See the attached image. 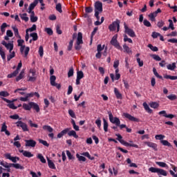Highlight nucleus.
Listing matches in <instances>:
<instances>
[{
	"label": "nucleus",
	"instance_id": "nucleus-24",
	"mask_svg": "<svg viewBox=\"0 0 177 177\" xmlns=\"http://www.w3.org/2000/svg\"><path fill=\"white\" fill-rule=\"evenodd\" d=\"M167 68L168 70H171V71H174V70L176 68V63L174 62L171 64H169L167 66Z\"/></svg>",
	"mask_w": 177,
	"mask_h": 177
},
{
	"label": "nucleus",
	"instance_id": "nucleus-14",
	"mask_svg": "<svg viewBox=\"0 0 177 177\" xmlns=\"http://www.w3.org/2000/svg\"><path fill=\"white\" fill-rule=\"evenodd\" d=\"M25 142L26 147H35L37 146V142L34 140H26Z\"/></svg>",
	"mask_w": 177,
	"mask_h": 177
},
{
	"label": "nucleus",
	"instance_id": "nucleus-56",
	"mask_svg": "<svg viewBox=\"0 0 177 177\" xmlns=\"http://www.w3.org/2000/svg\"><path fill=\"white\" fill-rule=\"evenodd\" d=\"M157 165H159V167H162V168H165L166 167H168L167 165V163L163 162H156Z\"/></svg>",
	"mask_w": 177,
	"mask_h": 177
},
{
	"label": "nucleus",
	"instance_id": "nucleus-31",
	"mask_svg": "<svg viewBox=\"0 0 177 177\" xmlns=\"http://www.w3.org/2000/svg\"><path fill=\"white\" fill-rule=\"evenodd\" d=\"M11 167L16 168V169H24V167L23 166H21L19 163H11Z\"/></svg>",
	"mask_w": 177,
	"mask_h": 177
},
{
	"label": "nucleus",
	"instance_id": "nucleus-17",
	"mask_svg": "<svg viewBox=\"0 0 177 177\" xmlns=\"http://www.w3.org/2000/svg\"><path fill=\"white\" fill-rule=\"evenodd\" d=\"M145 145H147L149 147H151L155 150V151H157V144H155L154 142H145Z\"/></svg>",
	"mask_w": 177,
	"mask_h": 177
},
{
	"label": "nucleus",
	"instance_id": "nucleus-6",
	"mask_svg": "<svg viewBox=\"0 0 177 177\" xmlns=\"http://www.w3.org/2000/svg\"><path fill=\"white\" fill-rule=\"evenodd\" d=\"M116 28H117V32H118V31H120V20L118 19L113 21L109 26V29L110 30V31H115Z\"/></svg>",
	"mask_w": 177,
	"mask_h": 177
},
{
	"label": "nucleus",
	"instance_id": "nucleus-8",
	"mask_svg": "<svg viewBox=\"0 0 177 177\" xmlns=\"http://www.w3.org/2000/svg\"><path fill=\"white\" fill-rule=\"evenodd\" d=\"M124 26L125 30L124 32H126V34L129 35V37H131V38H135V37H136V35L135 34L133 30L129 28L128 26H127L126 23L124 24Z\"/></svg>",
	"mask_w": 177,
	"mask_h": 177
},
{
	"label": "nucleus",
	"instance_id": "nucleus-28",
	"mask_svg": "<svg viewBox=\"0 0 177 177\" xmlns=\"http://www.w3.org/2000/svg\"><path fill=\"white\" fill-rule=\"evenodd\" d=\"M114 92L117 99H122V94L120 93V91H118V89H117V88H114Z\"/></svg>",
	"mask_w": 177,
	"mask_h": 177
},
{
	"label": "nucleus",
	"instance_id": "nucleus-16",
	"mask_svg": "<svg viewBox=\"0 0 177 177\" xmlns=\"http://www.w3.org/2000/svg\"><path fill=\"white\" fill-rule=\"evenodd\" d=\"M1 132H5L7 136H10V132L8 131V126H6V122H3L2 124Z\"/></svg>",
	"mask_w": 177,
	"mask_h": 177
},
{
	"label": "nucleus",
	"instance_id": "nucleus-10",
	"mask_svg": "<svg viewBox=\"0 0 177 177\" xmlns=\"http://www.w3.org/2000/svg\"><path fill=\"white\" fill-rule=\"evenodd\" d=\"M35 30H37V25H35V24H33L31 28L26 29V36H25V39H26V42L28 41V39L30 38V35L28 34V31H30V32H32V31H35Z\"/></svg>",
	"mask_w": 177,
	"mask_h": 177
},
{
	"label": "nucleus",
	"instance_id": "nucleus-2",
	"mask_svg": "<svg viewBox=\"0 0 177 177\" xmlns=\"http://www.w3.org/2000/svg\"><path fill=\"white\" fill-rule=\"evenodd\" d=\"M18 46H20V52L21 55H24V57H27L28 56V52H30V47H26L24 44V41L23 39H18L17 40Z\"/></svg>",
	"mask_w": 177,
	"mask_h": 177
},
{
	"label": "nucleus",
	"instance_id": "nucleus-42",
	"mask_svg": "<svg viewBox=\"0 0 177 177\" xmlns=\"http://www.w3.org/2000/svg\"><path fill=\"white\" fill-rule=\"evenodd\" d=\"M104 121V132H107L108 131V128H109V123L107 122V120H106V119H103Z\"/></svg>",
	"mask_w": 177,
	"mask_h": 177
},
{
	"label": "nucleus",
	"instance_id": "nucleus-41",
	"mask_svg": "<svg viewBox=\"0 0 177 177\" xmlns=\"http://www.w3.org/2000/svg\"><path fill=\"white\" fill-rule=\"evenodd\" d=\"M55 9L59 13H62L63 12V10H62V3H57Z\"/></svg>",
	"mask_w": 177,
	"mask_h": 177
},
{
	"label": "nucleus",
	"instance_id": "nucleus-22",
	"mask_svg": "<svg viewBox=\"0 0 177 177\" xmlns=\"http://www.w3.org/2000/svg\"><path fill=\"white\" fill-rule=\"evenodd\" d=\"M47 161L49 168H50L51 169H56V166H55V163H53V162L50 160V159L47 158Z\"/></svg>",
	"mask_w": 177,
	"mask_h": 177
},
{
	"label": "nucleus",
	"instance_id": "nucleus-21",
	"mask_svg": "<svg viewBox=\"0 0 177 177\" xmlns=\"http://www.w3.org/2000/svg\"><path fill=\"white\" fill-rule=\"evenodd\" d=\"M38 20V17H35V12H30V21L35 23Z\"/></svg>",
	"mask_w": 177,
	"mask_h": 177
},
{
	"label": "nucleus",
	"instance_id": "nucleus-38",
	"mask_svg": "<svg viewBox=\"0 0 177 177\" xmlns=\"http://www.w3.org/2000/svg\"><path fill=\"white\" fill-rule=\"evenodd\" d=\"M158 175H162L163 176H167V171L162 169H158Z\"/></svg>",
	"mask_w": 177,
	"mask_h": 177
},
{
	"label": "nucleus",
	"instance_id": "nucleus-36",
	"mask_svg": "<svg viewBox=\"0 0 177 177\" xmlns=\"http://www.w3.org/2000/svg\"><path fill=\"white\" fill-rule=\"evenodd\" d=\"M19 16L24 21H28L29 18L27 17V13L19 14Z\"/></svg>",
	"mask_w": 177,
	"mask_h": 177
},
{
	"label": "nucleus",
	"instance_id": "nucleus-57",
	"mask_svg": "<svg viewBox=\"0 0 177 177\" xmlns=\"http://www.w3.org/2000/svg\"><path fill=\"white\" fill-rule=\"evenodd\" d=\"M0 55L3 60H5V59H6V57L5 56V51L2 49V47L1 46H0Z\"/></svg>",
	"mask_w": 177,
	"mask_h": 177
},
{
	"label": "nucleus",
	"instance_id": "nucleus-48",
	"mask_svg": "<svg viewBox=\"0 0 177 177\" xmlns=\"http://www.w3.org/2000/svg\"><path fill=\"white\" fill-rule=\"evenodd\" d=\"M6 27H8V24L6 23H3L1 26V31L2 34L5 33V31H6L5 28H6Z\"/></svg>",
	"mask_w": 177,
	"mask_h": 177
},
{
	"label": "nucleus",
	"instance_id": "nucleus-33",
	"mask_svg": "<svg viewBox=\"0 0 177 177\" xmlns=\"http://www.w3.org/2000/svg\"><path fill=\"white\" fill-rule=\"evenodd\" d=\"M37 158L40 160L41 162H42L43 164L46 163V160L45 159V158H44V156H42V154L39 153L37 155Z\"/></svg>",
	"mask_w": 177,
	"mask_h": 177
},
{
	"label": "nucleus",
	"instance_id": "nucleus-60",
	"mask_svg": "<svg viewBox=\"0 0 177 177\" xmlns=\"http://www.w3.org/2000/svg\"><path fill=\"white\" fill-rule=\"evenodd\" d=\"M45 31L48 34V35H53V30L50 28H46Z\"/></svg>",
	"mask_w": 177,
	"mask_h": 177
},
{
	"label": "nucleus",
	"instance_id": "nucleus-29",
	"mask_svg": "<svg viewBox=\"0 0 177 177\" xmlns=\"http://www.w3.org/2000/svg\"><path fill=\"white\" fill-rule=\"evenodd\" d=\"M42 129H44V131H48V132H50V133L53 132V128H52L50 126H48V125L43 126Z\"/></svg>",
	"mask_w": 177,
	"mask_h": 177
},
{
	"label": "nucleus",
	"instance_id": "nucleus-4",
	"mask_svg": "<svg viewBox=\"0 0 177 177\" xmlns=\"http://www.w3.org/2000/svg\"><path fill=\"white\" fill-rule=\"evenodd\" d=\"M115 136H118L117 140H118V142H120L121 145H124V146H127V147L130 146V147H136V149L139 147L138 145L129 144V142H127V141L122 140V136L120 134H115Z\"/></svg>",
	"mask_w": 177,
	"mask_h": 177
},
{
	"label": "nucleus",
	"instance_id": "nucleus-40",
	"mask_svg": "<svg viewBox=\"0 0 177 177\" xmlns=\"http://www.w3.org/2000/svg\"><path fill=\"white\" fill-rule=\"evenodd\" d=\"M164 78H165L166 80H177V76H171L169 75H166L164 76Z\"/></svg>",
	"mask_w": 177,
	"mask_h": 177
},
{
	"label": "nucleus",
	"instance_id": "nucleus-46",
	"mask_svg": "<svg viewBox=\"0 0 177 177\" xmlns=\"http://www.w3.org/2000/svg\"><path fill=\"white\" fill-rule=\"evenodd\" d=\"M30 37H32V41H37L38 39V34H37V32L31 33Z\"/></svg>",
	"mask_w": 177,
	"mask_h": 177
},
{
	"label": "nucleus",
	"instance_id": "nucleus-45",
	"mask_svg": "<svg viewBox=\"0 0 177 177\" xmlns=\"http://www.w3.org/2000/svg\"><path fill=\"white\" fill-rule=\"evenodd\" d=\"M148 48H149L151 50H153V52H158V48L156 46H153L152 44H148Z\"/></svg>",
	"mask_w": 177,
	"mask_h": 177
},
{
	"label": "nucleus",
	"instance_id": "nucleus-51",
	"mask_svg": "<svg viewBox=\"0 0 177 177\" xmlns=\"http://www.w3.org/2000/svg\"><path fill=\"white\" fill-rule=\"evenodd\" d=\"M74 75V68L73 67L70 68L68 72V77L70 78V77H73Z\"/></svg>",
	"mask_w": 177,
	"mask_h": 177
},
{
	"label": "nucleus",
	"instance_id": "nucleus-53",
	"mask_svg": "<svg viewBox=\"0 0 177 177\" xmlns=\"http://www.w3.org/2000/svg\"><path fill=\"white\" fill-rule=\"evenodd\" d=\"M39 55L40 57H43L44 56V47L42 46H40L39 48Z\"/></svg>",
	"mask_w": 177,
	"mask_h": 177
},
{
	"label": "nucleus",
	"instance_id": "nucleus-50",
	"mask_svg": "<svg viewBox=\"0 0 177 177\" xmlns=\"http://www.w3.org/2000/svg\"><path fill=\"white\" fill-rule=\"evenodd\" d=\"M123 48L124 49L125 52H127V53H132V50L128 46H127V44H124Z\"/></svg>",
	"mask_w": 177,
	"mask_h": 177
},
{
	"label": "nucleus",
	"instance_id": "nucleus-12",
	"mask_svg": "<svg viewBox=\"0 0 177 177\" xmlns=\"http://www.w3.org/2000/svg\"><path fill=\"white\" fill-rule=\"evenodd\" d=\"M123 117L125 118H127L129 121H133V122H139V119L136 118L133 116H132L131 114L128 113H123Z\"/></svg>",
	"mask_w": 177,
	"mask_h": 177
},
{
	"label": "nucleus",
	"instance_id": "nucleus-23",
	"mask_svg": "<svg viewBox=\"0 0 177 177\" xmlns=\"http://www.w3.org/2000/svg\"><path fill=\"white\" fill-rule=\"evenodd\" d=\"M23 109H24V110L30 111V110H31V109H32L31 102H29L28 104H24Z\"/></svg>",
	"mask_w": 177,
	"mask_h": 177
},
{
	"label": "nucleus",
	"instance_id": "nucleus-61",
	"mask_svg": "<svg viewBox=\"0 0 177 177\" xmlns=\"http://www.w3.org/2000/svg\"><path fill=\"white\" fill-rule=\"evenodd\" d=\"M85 12L86 13H92V12H93V8H92V7H86Z\"/></svg>",
	"mask_w": 177,
	"mask_h": 177
},
{
	"label": "nucleus",
	"instance_id": "nucleus-35",
	"mask_svg": "<svg viewBox=\"0 0 177 177\" xmlns=\"http://www.w3.org/2000/svg\"><path fill=\"white\" fill-rule=\"evenodd\" d=\"M0 165L4 167V168H11L12 163H8L6 162H1Z\"/></svg>",
	"mask_w": 177,
	"mask_h": 177
},
{
	"label": "nucleus",
	"instance_id": "nucleus-20",
	"mask_svg": "<svg viewBox=\"0 0 177 177\" xmlns=\"http://www.w3.org/2000/svg\"><path fill=\"white\" fill-rule=\"evenodd\" d=\"M12 28L14 31V34H15V37H17V38L21 39V37L20 36V35H19V29L17 28V27L12 26Z\"/></svg>",
	"mask_w": 177,
	"mask_h": 177
},
{
	"label": "nucleus",
	"instance_id": "nucleus-59",
	"mask_svg": "<svg viewBox=\"0 0 177 177\" xmlns=\"http://www.w3.org/2000/svg\"><path fill=\"white\" fill-rule=\"evenodd\" d=\"M0 96H2L3 97H8V96H9V93H8V91H1Z\"/></svg>",
	"mask_w": 177,
	"mask_h": 177
},
{
	"label": "nucleus",
	"instance_id": "nucleus-62",
	"mask_svg": "<svg viewBox=\"0 0 177 177\" xmlns=\"http://www.w3.org/2000/svg\"><path fill=\"white\" fill-rule=\"evenodd\" d=\"M104 49V45L102 46V44H98L97 46V52H102Z\"/></svg>",
	"mask_w": 177,
	"mask_h": 177
},
{
	"label": "nucleus",
	"instance_id": "nucleus-25",
	"mask_svg": "<svg viewBox=\"0 0 177 177\" xmlns=\"http://www.w3.org/2000/svg\"><path fill=\"white\" fill-rule=\"evenodd\" d=\"M143 106H144L145 109L146 110V111H147V113H149V114H151V113H153V110H151V109H150V107L149 106L147 103L144 102Z\"/></svg>",
	"mask_w": 177,
	"mask_h": 177
},
{
	"label": "nucleus",
	"instance_id": "nucleus-52",
	"mask_svg": "<svg viewBox=\"0 0 177 177\" xmlns=\"http://www.w3.org/2000/svg\"><path fill=\"white\" fill-rule=\"evenodd\" d=\"M19 74V71H15L12 73L8 75V78H13V77H16Z\"/></svg>",
	"mask_w": 177,
	"mask_h": 177
},
{
	"label": "nucleus",
	"instance_id": "nucleus-64",
	"mask_svg": "<svg viewBox=\"0 0 177 177\" xmlns=\"http://www.w3.org/2000/svg\"><path fill=\"white\" fill-rule=\"evenodd\" d=\"M167 97L169 99V100H176V95L171 94L170 95H168Z\"/></svg>",
	"mask_w": 177,
	"mask_h": 177
},
{
	"label": "nucleus",
	"instance_id": "nucleus-47",
	"mask_svg": "<svg viewBox=\"0 0 177 177\" xmlns=\"http://www.w3.org/2000/svg\"><path fill=\"white\" fill-rule=\"evenodd\" d=\"M11 53V54H10L9 55L7 56L8 62H10V59H13V57H15V51H12V53Z\"/></svg>",
	"mask_w": 177,
	"mask_h": 177
},
{
	"label": "nucleus",
	"instance_id": "nucleus-44",
	"mask_svg": "<svg viewBox=\"0 0 177 177\" xmlns=\"http://www.w3.org/2000/svg\"><path fill=\"white\" fill-rule=\"evenodd\" d=\"M168 21L169 23L168 26L169 30V28L171 29L172 30H175V27L174 26V21H172V19H169Z\"/></svg>",
	"mask_w": 177,
	"mask_h": 177
},
{
	"label": "nucleus",
	"instance_id": "nucleus-3",
	"mask_svg": "<svg viewBox=\"0 0 177 177\" xmlns=\"http://www.w3.org/2000/svg\"><path fill=\"white\" fill-rule=\"evenodd\" d=\"M54 73L55 70H53V68L50 70V74L51 75L50 77V85H52V86H56L57 89H60L62 88V85L60 84L56 83V76L53 75Z\"/></svg>",
	"mask_w": 177,
	"mask_h": 177
},
{
	"label": "nucleus",
	"instance_id": "nucleus-19",
	"mask_svg": "<svg viewBox=\"0 0 177 177\" xmlns=\"http://www.w3.org/2000/svg\"><path fill=\"white\" fill-rule=\"evenodd\" d=\"M68 131H70V129L66 128L64 130H63L62 131H61L60 133H59L57 134V138H63V136H64V135H66V133H67V132H68Z\"/></svg>",
	"mask_w": 177,
	"mask_h": 177
},
{
	"label": "nucleus",
	"instance_id": "nucleus-49",
	"mask_svg": "<svg viewBox=\"0 0 177 177\" xmlns=\"http://www.w3.org/2000/svg\"><path fill=\"white\" fill-rule=\"evenodd\" d=\"M76 157L78 158L79 161H86V158L82 156H80V154L77 153Z\"/></svg>",
	"mask_w": 177,
	"mask_h": 177
},
{
	"label": "nucleus",
	"instance_id": "nucleus-43",
	"mask_svg": "<svg viewBox=\"0 0 177 177\" xmlns=\"http://www.w3.org/2000/svg\"><path fill=\"white\" fill-rule=\"evenodd\" d=\"M149 105L151 109H158L160 106V104L157 102H151Z\"/></svg>",
	"mask_w": 177,
	"mask_h": 177
},
{
	"label": "nucleus",
	"instance_id": "nucleus-54",
	"mask_svg": "<svg viewBox=\"0 0 177 177\" xmlns=\"http://www.w3.org/2000/svg\"><path fill=\"white\" fill-rule=\"evenodd\" d=\"M158 168H156V167H150L149 169V171H150V172H152V173H153V174H158Z\"/></svg>",
	"mask_w": 177,
	"mask_h": 177
},
{
	"label": "nucleus",
	"instance_id": "nucleus-55",
	"mask_svg": "<svg viewBox=\"0 0 177 177\" xmlns=\"http://www.w3.org/2000/svg\"><path fill=\"white\" fill-rule=\"evenodd\" d=\"M151 56L154 60H156V62H161V57L158 55H151Z\"/></svg>",
	"mask_w": 177,
	"mask_h": 177
},
{
	"label": "nucleus",
	"instance_id": "nucleus-26",
	"mask_svg": "<svg viewBox=\"0 0 177 177\" xmlns=\"http://www.w3.org/2000/svg\"><path fill=\"white\" fill-rule=\"evenodd\" d=\"M32 109L35 110L37 113H39V106L37 103L31 102Z\"/></svg>",
	"mask_w": 177,
	"mask_h": 177
},
{
	"label": "nucleus",
	"instance_id": "nucleus-34",
	"mask_svg": "<svg viewBox=\"0 0 177 177\" xmlns=\"http://www.w3.org/2000/svg\"><path fill=\"white\" fill-rule=\"evenodd\" d=\"M160 143H162V145H163V146H167L168 147H172V145H171V143H169V142H168V140H160Z\"/></svg>",
	"mask_w": 177,
	"mask_h": 177
},
{
	"label": "nucleus",
	"instance_id": "nucleus-1",
	"mask_svg": "<svg viewBox=\"0 0 177 177\" xmlns=\"http://www.w3.org/2000/svg\"><path fill=\"white\" fill-rule=\"evenodd\" d=\"M109 120L112 124H115L116 127H120V129H123V128H127L126 124H121V121H120V118H114L111 111L108 112Z\"/></svg>",
	"mask_w": 177,
	"mask_h": 177
},
{
	"label": "nucleus",
	"instance_id": "nucleus-7",
	"mask_svg": "<svg viewBox=\"0 0 177 177\" xmlns=\"http://www.w3.org/2000/svg\"><path fill=\"white\" fill-rule=\"evenodd\" d=\"M94 10L95 13H96V12L102 13V12H103V3L99 1H96L94 4Z\"/></svg>",
	"mask_w": 177,
	"mask_h": 177
},
{
	"label": "nucleus",
	"instance_id": "nucleus-32",
	"mask_svg": "<svg viewBox=\"0 0 177 177\" xmlns=\"http://www.w3.org/2000/svg\"><path fill=\"white\" fill-rule=\"evenodd\" d=\"M24 77V70H22L19 73V76L16 77V81L19 82L20 80H23Z\"/></svg>",
	"mask_w": 177,
	"mask_h": 177
},
{
	"label": "nucleus",
	"instance_id": "nucleus-15",
	"mask_svg": "<svg viewBox=\"0 0 177 177\" xmlns=\"http://www.w3.org/2000/svg\"><path fill=\"white\" fill-rule=\"evenodd\" d=\"M37 5H38V0H35L32 3H30L29 8H28V13H32L34 12V9L35 8V6H37Z\"/></svg>",
	"mask_w": 177,
	"mask_h": 177
},
{
	"label": "nucleus",
	"instance_id": "nucleus-58",
	"mask_svg": "<svg viewBox=\"0 0 177 177\" xmlns=\"http://www.w3.org/2000/svg\"><path fill=\"white\" fill-rule=\"evenodd\" d=\"M39 143H41V145H44V146H46V147H49V144L48 143V142L44 140L39 139Z\"/></svg>",
	"mask_w": 177,
	"mask_h": 177
},
{
	"label": "nucleus",
	"instance_id": "nucleus-27",
	"mask_svg": "<svg viewBox=\"0 0 177 177\" xmlns=\"http://www.w3.org/2000/svg\"><path fill=\"white\" fill-rule=\"evenodd\" d=\"M32 109L35 110L37 113H39V106L37 103L31 102Z\"/></svg>",
	"mask_w": 177,
	"mask_h": 177
},
{
	"label": "nucleus",
	"instance_id": "nucleus-37",
	"mask_svg": "<svg viewBox=\"0 0 177 177\" xmlns=\"http://www.w3.org/2000/svg\"><path fill=\"white\" fill-rule=\"evenodd\" d=\"M24 157H28V158H31V157H34V154L31 153V152L28 151H25L24 152Z\"/></svg>",
	"mask_w": 177,
	"mask_h": 177
},
{
	"label": "nucleus",
	"instance_id": "nucleus-30",
	"mask_svg": "<svg viewBox=\"0 0 177 177\" xmlns=\"http://www.w3.org/2000/svg\"><path fill=\"white\" fill-rule=\"evenodd\" d=\"M68 136H73L75 139H78V135H77V132L75 131H71L68 133Z\"/></svg>",
	"mask_w": 177,
	"mask_h": 177
},
{
	"label": "nucleus",
	"instance_id": "nucleus-11",
	"mask_svg": "<svg viewBox=\"0 0 177 177\" xmlns=\"http://www.w3.org/2000/svg\"><path fill=\"white\" fill-rule=\"evenodd\" d=\"M1 44L6 48V49L9 50L10 53H12V50H13L14 48L13 41H11L10 43H6V41H3Z\"/></svg>",
	"mask_w": 177,
	"mask_h": 177
},
{
	"label": "nucleus",
	"instance_id": "nucleus-5",
	"mask_svg": "<svg viewBox=\"0 0 177 177\" xmlns=\"http://www.w3.org/2000/svg\"><path fill=\"white\" fill-rule=\"evenodd\" d=\"M82 44H84V41H82V33L78 32L76 45L75 46V49L76 50H80L81 48H82V46H81Z\"/></svg>",
	"mask_w": 177,
	"mask_h": 177
},
{
	"label": "nucleus",
	"instance_id": "nucleus-9",
	"mask_svg": "<svg viewBox=\"0 0 177 177\" xmlns=\"http://www.w3.org/2000/svg\"><path fill=\"white\" fill-rule=\"evenodd\" d=\"M118 35H115L111 40V44L113 45V46H115V48H117V49H121V46H120V43L117 41Z\"/></svg>",
	"mask_w": 177,
	"mask_h": 177
},
{
	"label": "nucleus",
	"instance_id": "nucleus-18",
	"mask_svg": "<svg viewBox=\"0 0 177 177\" xmlns=\"http://www.w3.org/2000/svg\"><path fill=\"white\" fill-rule=\"evenodd\" d=\"M157 15H158L156 11L149 14L148 17H149L151 21H156V17H157Z\"/></svg>",
	"mask_w": 177,
	"mask_h": 177
},
{
	"label": "nucleus",
	"instance_id": "nucleus-39",
	"mask_svg": "<svg viewBox=\"0 0 177 177\" xmlns=\"http://www.w3.org/2000/svg\"><path fill=\"white\" fill-rule=\"evenodd\" d=\"M77 78L79 80H82V78H84V72H82V71L77 72Z\"/></svg>",
	"mask_w": 177,
	"mask_h": 177
},
{
	"label": "nucleus",
	"instance_id": "nucleus-63",
	"mask_svg": "<svg viewBox=\"0 0 177 177\" xmlns=\"http://www.w3.org/2000/svg\"><path fill=\"white\" fill-rule=\"evenodd\" d=\"M144 26L146 27H151V24H150V21H147V19H145L144 21Z\"/></svg>",
	"mask_w": 177,
	"mask_h": 177
},
{
	"label": "nucleus",
	"instance_id": "nucleus-13",
	"mask_svg": "<svg viewBox=\"0 0 177 177\" xmlns=\"http://www.w3.org/2000/svg\"><path fill=\"white\" fill-rule=\"evenodd\" d=\"M17 127H21L22 128V130L24 132H27L28 131V126H27V124L21 122V121H18L16 122Z\"/></svg>",
	"mask_w": 177,
	"mask_h": 177
}]
</instances>
